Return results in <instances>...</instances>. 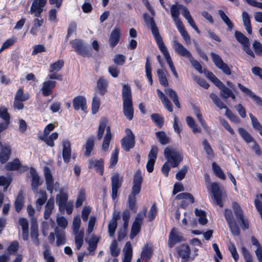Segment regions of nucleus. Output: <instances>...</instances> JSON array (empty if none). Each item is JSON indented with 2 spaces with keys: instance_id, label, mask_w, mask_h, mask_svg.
I'll return each mask as SVG.
<instances>
[{
  "instance_id": "nucleus-40",
  "label": "nucleus",
  "mask_w": 262,
  "mask_h": 262,
  "mask_svg": "<svg viewBox=\"0 0 262 262\" xmlns=\"http://www.w3.org/2000/svg\"><path fill=\"white\" fill-rule=\"evenodd\" d=\"M249 116L251 119L253 128L255 130L258 131L259 134L262 137V125L260 123L256 117H255L252 114L250 113L249 114Z\"/></svg>"
},
{
  "instance_id": "nucleus-8",
  "label": "nucleus",
  "mask_w": 262,
  "mask_h": 262,
  "mask_svg": "<svg viewBox=\"0 0 262 262\" xmlns=\"http://www.w3.org/2000/svg\"><path fill=\"white\" fill-rule=\"evenodd\" d=\"M209 96L213 103L220 109L225 108L226 110L225 115L231 121L235 123H238L240 122L239 117L236 115L234 114L215 94L212 93L210 94Z\"/></svg>"
},
{
  "instance_id": "nucleus-48",
  "label": "nucleus",
  "mask_w": 262,
  "mask_h": 262,
  "mask_svg": "<svg viewBox=\"0 0 262 262\" xmlns=\"http://www.w3.org/2000/svg\"><path fill=\"white\" fill-rule=\"evenodd\" d=\"M234 35L236 40L242 46L249 42V38L240 31H235Z\"/></svg>"
},
{
  "instance_id": "nucleus-39",
  "label": "nucleus",
  "mask_w": 262,
  "mask_h": 262,
  "mask_svg": "<svg viewBox=\"0 0 262 262\" xmlns=\"http://www.w3.org/2000/svg\"><path fill=\"white\" fill-rule=\"evenodd\" d=\"M218 13L220 15L223 21L227 26L228 29L230 31H231L234 27L233 23L231 21L229 18L227 16V15L223 10H219L218 11Z\"/></svg>"
},
{
  "instance_id": "nucleus-35",
  "label": "nucleus",
  "mask_w": 262,
  "mask_h": 262,
  "mask_svg": "<svg viewBox=\"0 0 262 262\" xmlns=\"http://www.w3.org/2000/svg\"><path fill=\"white\" fill-rule=\"evenodd\" d=\"M24 205V196L21 191H19L16 198L14 206L15 210L19 213L22 209Z\"/></svg>"
},
{
  "instance_id": "nucleus-57",
  "label": "nucleus",
  "mask_w": 262,
  "mask_h": 262,
  "mask_svg": "<svg viewBox=\"0 0 262 262\" xmlns=\"http://www.w3.org/2000/svg\"><path fill=\"white\" fill-rule=\"evenodd\" d=\"M220 90V95L223 99H227L230 98V95L232 92L231 89L224 84Z\"/></svg>"
},
{
  "instance_id": "nucleus-12",
  "label": "nucleus",
  "mask_w": 262,
  "mask_h": 262,
  "mask_svg": "<svg viewBox=\"0 0 262 262\" xmlns=\"http://www.w3.org/2000/svg\"><path fill=\"white\" fill-rule=\"evenodd\" d=\"M224 216L232 234L235 235H239L241 233L240 229L234 219L231 210L225 209L224 210Z\"/></svg>"
},
{
  "instance_id": "nucleus-5",
  "label": "nucleus",
  "mask_w": 262,
  "mask_h": 262,
  "mask_svg": "<svg viewBox=\"0 0 262 262\" xmlns=\"http://www.w3.org/2000/svg\"><path fill=\"white\" fill-rule=\"evenodd\" d=\"M47 0H33L31 6L30 13L34 14L37 18L33 20L34 27L38 28L42 26L43 23V19H39L43 11V8L46 6Z\"/></svg>"
},
{
  "instance_id": "nucleus-51",
  "label": "nucleus",
  "mask_w": 262,
  "mask_h": 262,
  "mask_svg": "<svg viewBox=\"0 0 262 262\" xmlns=\"http://www.w3.org/2000/svg\"><path fill=\"white\" fill-rule=\"evenodd\" d=\"M64 61L63 60H58L51 64L50 67V72L53 73L54 71H59L63 67Z\"/></svg>"
},
{
  "instance_id": "nucleus-18",
  "label": "nucleus",
  "mask_w": 262,
  "mask_h": 262,
  "mask_svg": "<svg viewBox=\"0 0 262 262\" xmlns=\"http://www.w3.org/2000/svg\"><path fill=\"white\" fill-rule=\"evenodd\" d=\"M143 18L147 25H150L151 31L155 39L161 37L159 33V30L157 26L153 17H150L148 14L145 13L143 14Z\"/></svg>"
},
{
  "instance_id": "nucleus-11",
  "label": "nucleus",
  "mask_w": 262,
  "mask_h": 262,
  "mask_svg": "<svg viewBox=\"0 0 262 262\" xmlns=\"http://www.w3.org/2000/svg\"><path fill=\"white\" fill-rule=\"evenodd\" d=\"M126 136L121 140V147L125 151H129L135 145V137L129 128L125 130Z\"/></svg>"
},
{
  "instance_id": "nucleus-17",
  "label": "nucleus",
  "mask_w": 262,
  "mask_h": 262,
  "mask_svg": "<svg viewBox=\"0 0 262 262\" xmlns=\"http://www.w3.org/2000/svg\"><path fill=\"white\" fill-rule=\"evenodd\" d=\"M88 168H94L96 172L100 176H103L104 171V160L100 158L99 160L89 159L88 161Z\"/></svg>"
},
{
  "instance_id": "nucleus-54",
  "label": "nucleus",
  "mask_w": 262,
  "mask_h": 262,
  "mask_svg": "<svg viewBox=\"0 0 262 262\" xmlns=\"http://www.w3.org/2000/svg\"><path fill=\"white\" fill-rule=\"evenodd\" d=\"M99 241V239L98 237L93 236L88 242V250L91 252L95 251L97 248Z\"/></svg>"
},
{
  "instance_id": "nucleus-36",
  "label": "nucleus",
  "mask_w": 262,
  "mask_h": 262,
  "mask_svg": "<svg viewBox=\"0 0 262 262\" xmlns=\"http://www.w3.org/2000/svg\"><path fill=\"white\" fill-rule=\"evenodd\" d=\"M21 164L18 158L14 159L12 161L8 162L5 165V168L8 171H14L19 169Z\"/></svg>"
},
{
  "instance_id": "nucleus-52",
  "label": "nucleus",
  "mask_w": 262,
  "mask_h": 262,
  "mask_svg": "<svg viewBox=\"0 0 262 262\" xmlns=\"http://www.w3.org/2000/svg\"><path fill=\"white\" fill-rule=\"evenodd\" d=\"M100 105V101L99 98L95 95L93 98L92 103V113L95 114L98 111Z\"/></svg>"
},
{
  "instance_id": "nucleus-1",
  "label": "nucleus",
  "mask_w": 262,
  "mask_h": 262,
  "mask_svg": "<svg viewBox=\"0 0 262 262\" xmlns=\"http://www.w3.org/2000/svg\"><path fill=\"white\" fill-rule=\"evenodd\" d=\"M143 180L141 171L137 170L134 176L132 192L129 195L127 200V207L134 213H136L138 210L136 195L141 191Z\"/></svg>"
},
{
  "instance_id": "nucleus-60",
  "label": "nucleus",
  "mask_w": 262,
  "mask_h": 262,
  "mask_svg": "<svg viewBox=\"0 0 262 262\" xmlns=\"http://www.w3.org/2000/svg\"><path fill=\"white\" fill-rule=\"evenodd\" d=\"M110 251L113 256L117 257L119 255L120 250L118 248V243L116 240L113 241L112 243Z\"/></svg>"
},
{
  "instance_id": "nucleus-64",
  "label": "nucleus",
  "mask_w": 262,
  "mask_h": 262,
  "mask_svg": "<svg viewBox=\"0 0 262 262\" xmlns=\"http://www.w3.org/2000/svg\"><path fill=\"white\" fill-rule=\"evenodd\" d=\"M43 258L46 260V262H54L55 258L53 256L51 255L50 250L48 248L46 249L43 252Z\"/></svg>"
},
{
  "instance_id": "nucleus-47",
  "label": "nucleus",
  "mask_w": 262,
  "mask_h": 262,
  "mask_svg": "<svg viewBox=\"0 0 262 262\" xmlns=\"http://www.w3.org/2000/svg\"><path fill=\"white\" fill-rule=\"evenodd\" d=\"M186 121L188 126L191 128L193 133H198L201 132V129L199 128L193 118L190 116H188L186 118Z\"/></svg>"
},
{
  "instance_id": "nucleus-23",
  "label": "nucleus",
  "mask_w": 262,
  "mask_h": 262,
  "mask_svg": "<svg viewBox=\"0 0 262 262\" xmlns=\"http://www.w3.org/2000/svg\"><path fill=\"white\" fill-rule=\"evenodd\" d=\"M73 106L76 111L81 109L82 111L85 112L87 109L85 98L81 95L75 97L73 100Z\"/></svg>"
},
{
  "instance_id": "nucleus-2",
  "label": "nucleus",
  "mask_w": 262,
  "mask_h": 262,
  "mask_svg": "<svg viewBox=\"0 0 262 262\" xmlns=\"http://www.w3.org/2000/svg\"><path fill=\"white\" fill-rule=\"evenodd\" d=\"M122 95L123 114L128 120H131L134 117V108L132 91L129 85L123 84Z\"/></svg>"
},
{
  "instance_id": "nucleus-49",
  "label": "nucleus",
  "mask_w": 262,
  "mask_h": 262,
  "mask_svg": "<svg viewBox=\"0 0 262 262\" xmlns=\"http://www.w3.org/2000/svg\"><path fill=\"white\" fill-rule=\"evenodd\" d=\"M119 152V149L116 148H115L114 151L112 152L111 157L110 165H109L110 168H114L117 164L118 161Z\"/></svg>"
},
{
  "instance_id": "nucleus-34",
  "label": "nucleus",
  "mask_w": 262,
  "mask_h": 262,
  "mask_svg": "<svg viewBox=\"0 0 262 262\" xmlns=\"http://www.w3.org/2000/svg\"><path fill=\"white\" fill-rule=\"evenodd\" d=\"M242 18L243 25L246 31L249 34H251L252 30L251 25L250 17L249 14L246 11H243L242 13Z\"/></svg>"
},
{
  "instance_id": "nucleus-14",
  "label": "nucleus",
  "mask_w": 262,
  "mask_h": 262,
  "mask_svg": "<svg viewBox=\"0 0 262 262\" xmlns=\"http://www.w3.org/2000/svg\"><path fill=\"white\" fill-rule=\"evenodd\" d=\"M112 198L115 200L118 196V191L121 187L123 182L122 177L118 173H114L111 177Z\"/></svg>"
},
{
  "instance_id": "nucleus-29",
  "label": "nucleus",
  "mask_w": 262,
  "mask_h": 262,
  "mask_svg": "<svg viewBox=\"0 0 262 262\" xmlns=\"http://www.w3.org/2000/svg\"><path fill=\"white\" fill-rule=\"evenodd\" d=\"M68 200V194L64 192L63 190H60L59 193L56 196V203L59 207V209L63 208V206L67 203Z\"/></svg>"
},
{
  "instance_id": "nucleus-28",
  "label": "nucleus",
  "mask_w": 262,
  "mask_h": 262,
  "mask_svg": "<svg viewBox=\"0 0 262 262\" xmlns=\"http://www.w3.org/2000/svg\"><path fill=\"white\" fill-rule=\"evenodd\" d=\"M11 155V148L10 146H5L2 147L0 151V162L6 163L10 159Z\"/></svg>"
},
{
  "instance_id": "nucleus-30",
  "label": "nucleus",
  "mask_w": 262,
  "mask_h": 262,
  "mask_svg": "<svg viewBox=\"0 0 262 262\" xmlns=\"http://www.w3.org/2000/svg\"><path fill=\"white\" fill-rule=\"evenodd\" d=\"M153 254V249L151 246L146 244L143 248L141 253V258L143 261L147 262L151 258Z\"/></svg>"
},
{
  "instance_id": "nucleus-37",
  "label": "nucleus",
  "mask_w": 262,
  "mask_h": 262,
  "mask_svg": "<svg viewBox=\"0 0 262 262\" xmlns=\"http://www.w3.org/2000/svg\"><path fill=\"white\" fill-rule=\"evenodd\" d=\"M38 237V225L36 223H32L31 226V237L36 245L39 244Z\"/></svg>"
},
{
  "instance_id": "nucleus-10",
  "label": "nucleus",
  "mask_w": 262,
  "mask_h": 262,
  "mask_svg": "<svg viewBox=\"0 0 262 262\" xmlns=\"http://www.w3.org/2000/svg\"><path fill=\"white\" fill-rule=\"evenodd\" d=\"M208 189L210 190L211 193V199L214 202L216 205L220 207H223L224 203L222 200V191L217 183L213 182L211 183L210 188Z\"/></svg>"
},
{
  "instance_id": "nucleus-19",
  "label": "nucleus",
  "mask_w": 262,
  "mask_h": 262,
  "mask_svg": "<svg viewBox=\"0 0 262 262\" xmlns=\"http://www.w3.org/2000/svg\"><path fill=\"white\" fill-rule=\"evenodd\" d=\"M121 37L122 34L120 28L117 26H115L112 31L108 39L110 47L113 49L116 47L120 41Z\"/></svg>"
},
{
  "instance_id": "nucleus-38",
  "label": "nucleus",
  "mask_w": 262,
  "mask_h": 262,
  "mask_svg": "<svg viewBox=\"0 0 262 262\" xmlns=\"http://www.w3.org/2000/svg\"><path fill=\"white\" fill-rule=\"evenodd\" d=\"M165 93L172 99L173 102L178 108H180L181 105L179 101V98L176 91L171 88H168L165 90Z\"/></svg>"
},
{
  "instance_id": "nucleus-15",
  "label": "nucleus",
  "mask_w": 262,
  "mask_h": 262,
  "mask_svg": "<svg viewBox=\"0 0 262 262\" xmlns=\"http://www.w3.org/2000/svg\"><path fill=\"white\" fill-rule=\"evenodd\" d=\"M186 241L181 232H178L175 228H173L170 231L168 240V246L169 248H172L177 243Z\"/></svg>"
},
{
  "instance_id": "nucleus-20",
  "label": "nucleus",
  "mask_w": 262,
  "mask_h": 262,
  "mask_svg": "<svg viewBox=\"0 0 262 262\" xmlns=\"http://www.w3.org/2000/svg\"><path fill=\"white\" fill-rule=\"evenodd\" d=\"M237 87L246 95L252 99L257 105L262 107V99L259 96L255 95L250 89L246 88L240 83L237 84Z\"/></svg>"
},
{
  "instance_id": "nucleus-25",
  "label": "nucleus",
  "mask_w": 262,
  "mask_h": 262,
  "mask_svg": "<svg viewBox=\"0 0 262 262\" xmlns=\"http://www.w3.org/2000/svg\"><path fill=\"white\" fill-rule=\"evenodd\" d=\"M56 81L52 80H48L44 82L41 89L42 95L45 97H47L51 95L56 85Z\"/></svg>"
},
{
  "instance_id": "nucleus-21",
  "label": "nucleus",
  "mask_w": 262,
  "mask_h": 262,
  "mask_svg": "<svg viewBox=\"0 0 262 262\" xmlns=\"http://www.w3.org/2000/svg\"><path fill=\"white\" fill-rule=\"evenodd\" d=\"M177 252L182 258V262H187L191 254V250L188 244H181L177 248Z\"/></svg>"
},
{
  "instance_id": "nucleus-42",
  "label": "nucleus",
  "mask_w": 262,
  "mask_h": 262,
  "mask_svg": "<svg viewBox=\"0 0 262 262\" xmlns=\"http://www.w3.org/2000/svg\"><path fill=\"white\" fill-rule=\"evenodd\" d=\"M156 138L162 145H166L169 143L170 139L168 137L164 131H159L156 133Z\"/></svg>"
},
{
  "instance_id": "nucleus-43",
  "label": "nucleus",
  "mask_w": 262,
  "mask_h": 262,
  "mask_svg": "<svg viewBox=\"0 0 262 262\" xmlns=\"http://www.w3.org/2000/svg\"><path fill=\"white\" fill-rule=\"evenodd\" d=\"M212 167L215 176L222 180H225L226 177L221 167L214 162L212 163Z\"/></svg>"
},
{
  "instance_id": "nucleus-55",
  "label": "nucleus",
  "mask_w": 262,
  "mask_h": 262,
  "mask_svg": "<svg viewBox=\"0 0 262 262\" xmlns=\"http://www.w3.org/2000/svg\"><path fill=\"white\" fill-rule=\"evenodd\" d=\"M176 199L178 200H188L191 204H193L194 202V199L193 195L188 192L180 193L176 196Z\"/></svg>"
},
{
  "instance_id": "nucleus-13",
  "label": "nucleus",
  "mask_w": 262,
  "mask_h": 262,
  "mask_svg": "<svg viewBox=\"0 0 262 262\" xmlns=\"http://www.w3.org/2000/svg\"><path fill=\"white\" fill-rule=\"evenodd\" d=\"M210 55L212 60L215 66L226 75H230L231 74V70L228 65L225 63L220 56L214 52H211Z\"/></svg>"
},
{
  "instance_id": "nucleus-7",
  "label": "nucleus",
  "mask_w": 262,
  "mask_h": 262,
  "mask_svg": "<svg viewBox=\"0 0 262 262\" xmlns=\"http://www.w3.org/2000/svg\"><path fill=\"white\" fill-rule=\"evenodd\" d=\"M74 51L78 55L83 57L90 56L92 55L91 47L82 39H75L70 41Z\"/></svg>"
},
{
  "instance_id": "nucleus-27",
  "label": "nucleus",
  "mask_w": 262,
  "mask_h": 262,
  "mask_svg": "<svg viewBox=\"0 0 262 262\" xmlns=\"http://www.w3.org/2000/svg\"><path fill=\"white\" fill-rule=\"evenodd\" d=\"M155 41L160 51L163 54L164 57H165L166 61H167L168 60L171 59V58L167 50V48L164 45L162 37H160L158 38H157L155 39Z\"/></svg>"
},
{
  "instance_id": "nucleus-26",
  "label": "nucleus",
  "mask_w": 262,
  "mask_h": 262,
  "mask_svg": "<svg viewBox=\"0 0 262 262\" xmlns=\"http://www.w3.org/2000/svg\"><path fill=\"white\" fill-rule=\"evenodd\" d=\"M108 82L103 77H100L97 81V89L99 94L103 96L107 91Z\"/></svg>"
},
{
  "instance_id": "nucleus-45",
  "label": "nucleus",
  "mask_w": 262,
  "mask_h": 262,
  "mask_svg": "<svg viewBox=\"0 0 262 262\" xmlns=\"http://www.w3.org/2000/svg\"><path fill=\"white\" fill-rule=\"evenodd\" d=\"M202 145H203L204 149L208 156V158H213L214 156V151L206 139H203L202 141Z\"/></svg>"
},
{
  "instance_id": "nucleus-61",
  "label": "nucleus",
  "mask_w": 262,
  "mask_h": 262,
  "mask_svg": "<svg viewBox=\"0 0 262 262\" xmlns=\"http://www.w3.org/2000/svg\"><path fill=\"white\" fill-rule=\"evenodd\" d=\"M19 248L18 243L17 241H13L10 243L7 248L9 255L15 254Z\"/></svg>"
},
{
  "instance_id": "nucleus-16",
  "label": "nucleus",
  "mask_w": 262,
  "mask_h": 262,
  "mask_svg": "<svg viewBox=\"0 0 262 262\" xmlns=\"http://www.w3.org/2000/svg\"><path fill=\"white\" fill-rule=\"evenodd\" d=\"M232 208L236 218L241 221L242 228L243 229H248L249 227V221L247 219L245 218L243 211L238 203L233 202L232 203Z\"/></svg>"
},
{
  "instance_id": "nucleus-59",
  "label": "nucleus",
  "mask_w": 262,
  "mask_h": 262,
  "mask_svg": "<svg viewBox=\"0 0 262 262\" xmlns=\"http://www.w3.org/2000/svg\"><path fill=\"white\" fill-rule=\"evenodd\" d=\"M0 118L5 122H10V115L8 112V110L5 107H0Z\"/></svg>"
},
{
  "instance_id": "nucleus-22",
  "label": "nucleus",
  "mask_w": 262,
  "mask_h": 262,
  "mask_svg": "<svg viewBox=\"0 0 262 262\" xmlns=\"http://www.w3.org/2000/svg\"><path fill=\"white\" fill-rule=\"evenodd\" d=\"M62 155L63 161L65 163L68 164L70 160L71 157L72 149L70 142L68 139L62 141Z\"/></svg>"
},
{
  "instance_id": "nucleus-31",
  "label": "nucleus",
  "mask_w": 262,
  "mask_h": 262,
  "mask_svg": "<svg viewBox=\"0 0 262 262\" xmlns=\"http://www.w3.org/2000/svg\"><path fill=\"white\" fill-rule=\"evenodd\" d=\"M30 173L32 176L31 187L33 191H36L38 189L39 182V177L37 173L36 169L33 167L30 168Z\"/></svg>"
},
{
  "instance_id": "nucleus-9",
  "label": "nucleus",
  "mask_w": 262,
  "mask_h": 262,
  "mask_svg": "<svg viewBox=\"0 0 262 262\" xmlns=\"http://www.w3.org/2000/svg\"><path fill=\"white\" fill-rule=\"evenodd\" d=\"M238 132L246 143H253L252 149L255 151L256 155L259 156L262 154L259 145L248 131L244 128L239 127L238 128Z\"/></svg>"
},
{
  "instance_id": "nucleus-46",
  "label": "nucleus",
  "mask_w": 262,
  "mask_h": 262,
  "mask_svg": "<svg viewBox=\"0 0 262 262\" xmlns=\"http://www.w3.org/2000/svg\"><path fill=\"white\" fill-rule=\"evenodd\" d=\"M145 73L146 76L149 81L150 84L152 85L153 83V80L152 78L151 68L149 58L148 57H147L146 59Z\"/></svg>"
},
{
  "instance_id": "nucleus-6",
  "label": "nucleus",
  "mask_w": 262,
  "mask_h": 262,
  "mask_svg": "<svg viewBox=\"0 0 262 262\" xmlns=\"http://www.w3.org/2000/svg\"><path fill=\"white\" fill-rule=\"evenodd\" d=\"M164 155L167 162L173 168L178 167L183 159L181 152L171 147H166L164 149Z\"/></svg>"
},
{
  "instance_id": "nucleus-33",
  "label": "nucleus",
  "mask_w": 262,
  "mask_h": 262,
  "mask_svg": "<svg viewBox=\"0 0 262 262\" xmlns=\"http://www.w3.org/2000/svg\"><path fill=\"white\" fill-rule=\"evenodd\" d=\"M54 208V201L53 199H50L45 205L43 217L45 220H48L52 213Z\"/></svg>"
},
{
  "instance_id": "nucleus-58",
  "label": "nucleus",
  "mask_w": 262,
  "mask_h": 262,
  "mask_svg": "<svg viewBox=\"0 0 262 262\" xmlns=\"http://www.w3.org/2000/svg\"><path fill=\"white\" fill-rule=\"evenodd\" d=\"M41 198H38L36 201V205L37 209H40L41 206L46 203L47 200V194L46 191L40 192Z\"/></svg>"
},
{
  "instance_id": "nucleus-56",
  "label": "nucleus",
  "mask_w": 262,
  "mask_h": 262,
  "mask_svg": "<svg viewBox=\"0 0 262 262\" xmlns=\"http://www.w3.org/2000/svg\"><path fill=\"white\" fill-rule=\"evenodd\" d=\"M157 214V208L156 207V204H154L152 205L147 215V221L151 222L156 217Z\"/></svg>"
},
{
  "instance_id": "nucleus-53",
  "label": "nucleus",
  "mask_w": 262,
  "mask_h": 262,
  "mask_svg": "<svg viewBox=\"0 0 262 262\" xmlns=\"http://www.w3.org/2000/svg\"><path fill=\"white\" fill-rule=\"evenodd\" d=\"M146 211L147 210L146 208L143 209L142 211L139 212L137 214L133 223L141 226L143 223V219L146 215Z\"/></svg>"
},
{
  "instance_id": "nucleus-32",
  "label": "nucleus",
  "mask_w": 262,
  "mask_h": 262,
  "mask_svg": "<svg viewBox=\"0 0 262 262\" xmlns=\"http://www.w3.org/2000/svg\"><path fill=\"white\" fill-rule=\"evenodd\" d=\"M95 146L94 138L93 136L90 137L86 141L85 144L83 145V147L85 149L84 156L89 157Z\"/></svg>"
},
{
  "instance_id": "nucleus-62",
  "label": "nucleus",
  "mask_w": 262,
  "mask_h": 262,
  "mask_svg": "<svg viewBox=\"0 0 262 262\" xmlns=\"http://www.w3.org/2000/svg\"><path fill=\"white\" fill-rule=\"evenodd\" d=\"M181 4L178 5H172L170 7V12L172 19L177 18L179 17L180 12L179 10H181V8H180V5Z\"/></svg>"
},
{
  "instance_id": "nucleus-44",
  "label": "nucleus",
  "mask_w": 262,
  "mask_h": 262,
  "mask_svg": "<svg viewBox=\"0 0 262 262\" xmlns=\"http://www.w3.org/2000/svg\"><path fill=\"white\" fill-rule=\"evenodd\" d=\"M151 119L153 122L159 128H161L164 125V118L159 114L154 113L151 115Z\"/></svg>"
},
{
  "instance_id": "nucleus-3",
  "label": "nucleus",
  "mask_w": 262,
  "mask_h": 262,
  "mask_svg": "<svg viewBox=\"0 0 262 262\" xmlns=\"http://www.w3.org/2000/svg\"><path fill=\"white\" fill-rule=\"evenodd\" d=\"M108 123V119L104 117H101L97 133V138L98 140H100L103 135L105 129L106 128V133L104 137L102 148L103 151H107L108 149L111 140L112 138L111 128L110 126H106Z\"/></svg>"
},
{
  "instance_id": "nucleus-41",
  "label": "nucleus",
  "mask_w": 262,
  "mask_h": 262,
  "mask_svg": "<svg viewBox=\"0 0 262 262\" xmlns=\"http://www.w3.org/2000/svg\"><path fill=\"white\" fill-rule=\"evenodd\" d=\"M157 75L160 83L164 87H167L168 86V81L164 71L162 69H158L157 70Z\"/></svg>"
},
{
  "instance_id": "nucleus-4",
  "label": "nucleus",
  "mask_w": 262,
  "mask_h": 262,
  "mask_svg": "<svg viewBox=\"0 0 262 262\" xmlns=\"http://www.w3.org/2000/svg\"><path fill=\"white\" fill-rule=\"evenodd\" d=\"M173 42L175 52L180 55L187 58L193 67L200 73L202 74L203 73L202 66L198 60L194 58L191 53L178 40H174Z\"/></svg>"
},
{
  "instance_id": "nucleus-24",
  "label": "nucleus",
  "mask_w": 262,
  "mask_h": 262,
  "mask_svg": "<svg viewBox=\"0 0 262 262\" xmlns=\"http://www.w3.org/2000/svg\"><path fill=\"white\" fill-rule=\"evenodd\" d=\"M44 174L47 186V189L51 193H52L54 190V179L51 173L50 168L46 167L44 169Z\"/></svg>"
},
{
  "instance_id": "nucleus-63",
  "label": "nucleus",
  "mask_w": 262,
  "mask_h": 262,
  "mask_svg": "<svg viewBox=\"0 0 262 262\" xmlns=\"http://www.w3.org/2000/svg\"><path fill=\"white\" fill-rule=\"evenodd\" d=\"M141 226L136 224L133 223L131 232L129 235V237L131 239H133L135 236H136L141 230Z\"/></svg>"
},
{
  "instance_id": "nucleus-50",
  "label": "nucleus",
  "mask_w": 262,
  "mask_h": 262,
  "mask_svg": "<svg viewBox=\"0 0 262 262\" xmlns=\"http://www.w3.org/2000/svg\"><path fill=\"white\" fill-rule=\"evenodd\" d=\"M85 190L81 189L79 192L77 196V198L75 203V206L76 208L81 207L83 204V202L85 200Z\"/></svg>"
}]
</instances>
